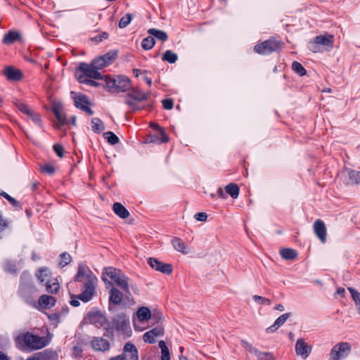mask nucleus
Segmentation results:
<instances>
[{"mask_svg": "<svg viewBox=\"0 0 360 360\" xmlns=\"http://www.w3.org/2000/svg\"><path fill=\"white\" fill-rule=\"evenodd\" d=\"M106 276H108L111 280H112L117 285L120 287L124 291L126 294H130L129 286H131L135 292H137L138 291L135 285L129 283V278L120 269L111 266L106 267L103 269L101 276L102 280L105 284L112 285V283L108 281Z\"/></svg>", "mask_w": 360, "mask_h": 360, "instance_id": "nucleus-1", "label": "nucleus"}, {"mask_svg": "<svg viewBox=\"0 0 360 360\" xmlns=\"http://www.w3.org/2000/svg\"><path fill=\"white\" fill-rule=\"evenodd\" d=\"M15 343L21 350L35 351L47 346L49 341L46 337H40L27 332L17 336Z\"/></svg>", "mask_w": 360, "mask_h": 360, "instance_id": "nucleus-2", "label": "nucleus"}, {"mask_svg": "<svg viewBox=\"0 0 360 360\" xmlns=\"http://www.w3.org/2000/svg\"><path fill=\"white\" fill-rule=\"evenodd\" d=\"M19 292L20 296L28 304H32L34 295L38 292L30 275L24 271L20 275Z\"/></svg>", "mask_w": 360, "mask_h": 360, "instance_id": "nucleus-3", "label": "nucleus"}, {"mask_svg": "<svg viewBox=\"0 0 360 360\" xmlns=\"http://www.w3.org/2000/svg\"><path fill=\"white\" fill-rule=\"evenodd\" d=\"M351 352V346L348 342L336 344L330 350V360H341L345 359Z\"/></svg>", "mask_w": 360, "mask_h": 360, "instance_id": "nucleus-4", "label": "nucleus"}, {"mask_svg": "<svg viewBox=\"0 0 360 360\" xmlns=\"http://www.w3.org/2000/svg\"><path fill=\"white\" fill-rule=\"evenodd\" d=\"M280 47V42L274 39H269L255 46L254 50L259 54H270L276 51Z\"/></svg>", "mask_w": 360, "mask_h": 360, "instance_id": "nucleus-5", "label": "nucleus"}, {"mask_svg": "<svg viewBox=\"0 0 360 360\" xmlns=\"http://www.w3.org/2000/svg\"><path fill=\"white\" fill-rule=\"evenodd\" d=\"M115 328L124 334L129 332V318L125 314L121 313L115 316L112 320Z\"/></svg>", "mask_w": 360, "mask_h": 360, "instance_id": "nucleus-6", "label": "nucleus"}, {"mask_svg": "<svg viewBox=\"0 0 360 360\" xmlns=\"http://www.w3.org/2000/svg\"><path fill=\"white\" fill-rule=\"evenodd\" d=\"M97 283V278H92L90 281H86L84 283V290L78 295V298L84 302L91 300L95 292V287Z\"/></svg>", "mask_w": 360, "mask_h": 360, "instance_id": "nucleus-7", "label": "nucleus"}, {"mask_svg": "<svg viewBox=\"0 0 360 360\" xmlns=\"http://www.w3.org/2000/svg\"><path fill=\"white\" fill-rule=\"evenodd\" d=\"M77 70L82 72L83 75H81L80 76H84L86 78L94 79H100L103 78L101 74L98 72V70L94 68L92 63L89 65L82 63Z\"/></svg>", "mask_w": 360, "mask_h": 360, "instance_id": "nucleus-8", "label": "nucleus"}, {"mask_svg": "<svg viewBox=\"0 0 360 360\" xmlns=\"http://www.w3.org/2000/svg\"><path fill=\"white\" fill-rule=\"evenodd\" d=\"M71 94H75L73 96L74 103L77 108L83 110L90 115L94 114V111L88 106L89 103L88 101V97L86 95L81 94H77L73 91L71 92Z\"/></svg>", "mask_w": 360, "mask_h": 360, "instance_id": "nucleus-9", "label": "nucleus"}, {"mask_svg": "<svg viewBox=\"0 0 360 360\" xmlns=\"http://www.w3.org/2000/svg\"><path fill=\"white\" fill-rule=\"evenodd\" d=\"M148 264L150 266L156 271H160L165 274H170L172 272V265L163 263L156 258L150 257L148 259Z\"/></svg>", "mask_w": 360, "mask_h": 360, "instance_id": "nucleus-10", "label": "nucleus"}, {"mask_svg": "<svg viewBox=\"0 0 360 360\" xmlns=\"http://www.w3.org/2000/svg\"><path fill=\"white\" fill-rule=\"evenodd\" d=\"M342 174L344 178V182L346 184H360V172L347 168L344 169Z\"/></svg>", "mask_w": 360, "mask_h": 360, "instance_id": "nucleus-11", "label": "nucleus"}, {"mask_svg": "<svg viewBox=\"0 0 360 360\" xmlns=\"http://www.w3.org/2000/svg\"><path fill=\"white\" fill-rule=\"evenodd\" d=\"M295 352L299 356H301L304 359H307L311 352V347L305 342L304 339L299 338L295 344Z\"/></svg>", "mask_w": 360, "mask_h": 360, "instance_id": "nucleus-12", "label": "nucleus"}, {"mask_svg": "<svg viewBox=\"0 0 360 360\" xmlns=\"http://www.w3.org/2000/svg\"><path fill=\"white\" fill-rule=\"evenodd\" d=\"M316 43L323 46V51H329L333 47L334 36L333 34H323L315 37Z\"/></svg>", "mask_w": 360, "mask_h": 360, "instance_id": "nucleus-13", "label": "nucleus"}, {"mask_svg": "<svg viewBox=\"0 0 360 360\" xmlns=\"http://www.w3.org/2000/svg\"><path fill=\"white\" fill-rule=\"evenodd\" d=\"M91 277L96 278L87 266L79 264L78 266L77 274L75 277V281L77 282H81L84 278L86 279V281H90Z\"/></svg>", "mask_w": 360, "mask_h": 360, "instance_id": "nucleus-14", "label": "nucleus"}, {"mask_svg": "<svg viewBox=\"0 0 360 360\" xmlns=\"http://www.w3.org/2000/svg\"><path fill=\"white\" fill-rule=\"evenodd\" d=\"M122 354L126 360H139L137 348L131 342H127L124 345Z\"/></svg>", "mask_w": 360, "mask_h": 360, "instance_id": "nucleus-15", "label": "nucleus"}, {"mask_svg": "<svg viewBox=\"0 0 360 360\" xmlns=\"http://www.w3.org/2000/svg\"><path fill=\"white\" fill-rule=\"evenodd\" d=\"M91 345L95 351L99 352L108 351L110 347L109 341L101 337L94 338Z\"/></svg>", "mask_w": 360, "mask_h": 360, "instance_id": "nucleus-16", "label": "nucleus"}, {"mask_svg": "<svg viewBox=\"0 0 360 360\" xmlns=\"http://www.w3.org/2000/svg\"><path fill=\"white\" fill-rule=\"evenodd\" d=\"M164 334V329L162 326H157L150 330L146 332L143 336V339L145 342H148L150 344H152L155 342V338L156 337H160L163 335Z\"/></svg>", "mask_w": 360, "mask_h": 360, "instance_id": "nucleus-17", "label": "nucleus"}, {"mask_svg": "<svg viewBox=\"0 0 360 360\" xmlns=\"http://www.w3.org/2000/svg\"><path fill=\"white\" fill-rule=\"evenodd\" d=\"M314 230L316 236L322 243L326 241V227L324 222L321 219H317L314 224Z\"/></svg>", "mask_w": 360, "mask_h": 360, "instance_id": "nucleus-18", "label": "nucleus"}, {"mask_svg": "<svg viewBox=\"0 0 360 360\" xmlns=\"http://www.w3.org/2000/svg\"><path fill=\"white\" fill-rule=\"evenodd\" d=\"M171 243L173 248L176 251L185 255L189 254L191 252L189 248L181 238L174 237L172 239Z\"/></svg>", "mask_w": 360, "mask_h": 360, "instance_id": "nucleus-19", "label": "nucleus"}, {"mask_svg": "<svg viewBox=\"0 0 360 360\" xmlns=\"http://www.w3.org/2000/svg\"><path fill=\"white\" fill-rule=\"evenodd\" d=\"M131 87L130 80L126 77H118L116 79V89L117 92H124L129 89Z\"/></svg>", "mask_w": 360, "mask_h": 360, "instance_id": "nucleus-20", "label": "nucleus"}, {"mask_svg": "<svg viewBox=\"0 0 360 360\" xmlns=\"http://www.w3.org/2000/svg\"><path fill=\"white\" fill-rule=\"evenodd\" d=\"M4 75L8 79L13 81H19L22 77L21 71L13 67L6 68L4 69Z\"/></svg>", "mask_w": 360, "mask_h": 360, "instance_id": "nucleus-21", "label": "nucleus"}, {"mask_svg": "<svg viewBox=\"0 0 360 360\" xmlns=\"http://www.w3.org/2000/svg\"><path fill=\"white\" fill-rule=\"evenodd\" d=\"M39 304L44 309H50L56 304V299L51 295H41L38 300Z\"/></svg>", "mask_w": 360, "mask_h": 360, "instance_id": "nucleus-22", "label": "nucleus"}, {"mask_svg": "<svg viewBox=\"0 0 360 360\" xmlns=\"http://www.w3.org/2000/svg\"><path fill=\"white\" fill-rule=\"evenodd\" d=\"M291 316L290 313H285L280 316L274 322V324L266 328L269 333L275 332L279 327L283 326L288 319Z\"/></svg>", "mask_w": 360, "mask_h": 360, "instance_id": "nucleus-23", "label": "nucleus"}, {"mask_svg": "<svg viewBox=\"0 0 360 360\" xmlns=\"http://www.w3.org/2000/svg\"><path fill=\"white\" fill-rule=\"evenodd\" d=\"M51 271L47 267H41L36 272V277L41 283H46L50 281Z\"/></svg>", "mask_w": 360, "mask_h": 360, "instance_id": "nucleus-24", "label": "nucleus"}, {"mask_svg": "<svg viewBox=\"0 0 360 360\" xmlns=\"http://www.w3.org/2000/svg\"><path fill=\"white\" fill-rule=\"evenodd\" d=\"M86 319L89 323L93 324L99 323L101 326L105 321V316L100 312L89 313Z\"/></svg>", "mask_w": 360, "mask_h": 360, "instance_id": "nucleus-25", "label": "nucleus"}, {"mask_svg": "<svg viewBox=\"0 0 360 360\" xmlns=\"http://www.w3.org/2000/svg\"><path fill=\"white\" fill-rule=\"evenodd\" d=\"M114 212L122 219L129 217V211L120 202H115L112 205Z\"/></svg>", "mask_w": 360, "mask_h": 360, "instance_id": "nucleus-26", "label": "nucleus"}, {"mask_svg": "<svg viewBox=\"0 0 360 360\" xmlns=\"http://www.w3.org/2000/svg\"><path fill=\"white\" fill-rule=\"evenodd\" d=\"M122 293L117 288H112L110 291L109 301L114 304H119L122 300Z\"/></svg>", "mask_w": 360, "mask_h": 360, "instance_id": "nucleus-27", "label": "nucleus"}, {"mask_svg": "<svg viewBox=\"0 0 360 360\" xmlns=\"http://www.w3.org/2000/svg\"><path fill=\"white\" fill-rule=\"evenodd\" d=\"M52 110H53V112L55 115V116L57 119V121H58V123L56 124V127L58 128H60V126H62L66 123L65 116L63 113L60 106H58V105H55L53 108Z\"/></svg>", "mask_w": 360, "mask_h": 360, "instance_id": "nucleus-28", "label": "nucleus"}, {"mask_svg": "<svg viewBox=\"0 0 360 360\" xmlns=\"http://www.w3.org/2000/svg\"><path fill=\"white\" fill-rule=\"evenodd\" d=\"M281 257L285 260H292L297 258V252L292 248H282L280 250Z\"/></svg>", "mask_w": 360, "mask_h": 360, "instance_id": "nucleus-29", "label": "nucleus"}, {"mask_svg": "<svg viewBox=\"0 0 360 360\" xmlns=\"http://www.w3.org/2000/svg\"><path fill=\"white\" fill-rule=\"evenodd\" d=\"M136 314L140 321H148L151 318V312L146 307H140Z\"/></svg>", "mask_w": 360, "mask_h": 360, "instance_id": "nucleus-30", "label": "nucleus"}, {"mask_svg": "<svg viewBox=\"0 0 360 360\" xmlns=\"http://www.w3.org/2000/svg\"><path fill=\"white\" fill-rule=\"evenodd\" d=\"M148 33L150 34L153 37H154L162 41H165L168 39L167 34L165 32L155 28L149 29L148 30Z\"/></svg>", "mask_w": 360, "mask_h": 360, "instance_id": "nucleus-31", "label": "nucleus"}, {"mask_svg": "<svg viewBox=\"0 0 360 360\" xmlns=\"http://www.w3.org/2000/svg\"><path fill=\"white\" fill-rule=\"evenodd\" d=\"M91 128L94 132L99 134L104 131L105 125L101 120L94 117L91 120Z\"/></svg>", "mask_w": 360, "mask_h": 360, "instance_id": "nucleus-32", "label": "nucleus"}, {"mask_svg": "<svg viewBox=\"0 0 360 360\" xmlns=\"http://www.w3.org/2000/svg\"><path fill=\"white\" fill-rule=\"evenodd\" d=\"M19 38L20 34L18 32L10 31L4 35L3 43L5 44H11Z\"/></svg>", "mask_w": 360, "mask_h": 360, "instance_id": "nucleus-33", "label": "nucleus"}, {"mask_svg": "<svg viewBox=\"0 0 360 360\" xmlns=\"http://www.w3.org/2000/svg\"><path fill=\"white\" fill-rule=\"evenodd\" d=\"M13 104L21 112L25 114L26 115H28L29 113H30V112L32 110L27 104L21 101L20 100H14Z\"/></svg>", "mask_w": 360, "mask_h": 360, "instance_id": "nucleus-34", "label": "nucleus"}, {"mask_svg": "<svg viewBox=\"0 0 360 360\" xmlns=\"http://www.w3.org/2000/svg\"><path fill=\"white\" fill-rule=\"evenodd\" d=\"M45 285H46V291L49 293L56 294L58 292V291L59 290V283L56 279L53 280V282H52V281L50 280V281H47L45 283Z\"/></svg>", "mask_w": 360, "mask_h": 360, "instance_id": "nucleus-35", "label": "nucleus"}, {"mask_svg": "<svg viewBox=\"0 0 360 360\" xmlns=\"http://www.w3.org/2000/svg\"><path fill=\"white\" fill-rule=\"evenodd\" d=\"M129 96H132L134 101L141 102L148 98V94L139 90H133L129 92Z\"/></svg>", "mask_w": 360, "mask_h": 360, "instance_id": "nucleus-36", "label": "nucleus"}, {"mask_svg": "<svg viewBox=\"0 0 360 360\" xmlns=\"http://www.w3.org/2000/svg\"><path fill=\"white\" fill-rule=\"evenodd\" d=\"M225 190L231 198H237L239 194V188L236 184H229L225 187Z\"/></svg>", "mask_w": 360, "mask_h": 360, "instance_id": "nucleus-37", "label": "nucleus"}, {"mask_svg": "<svg viewBox=\"0 0 360 360\" xmlns=\"http://www.w3.org/2000/svg\"><path fill=\"white\" fill-rule=\"evenodd\" d=\"M162 59L163 61H167L169 63H174L178 59V56L174 52L167 50L162 55Z\"/></svg>", "mask_w": 360, "mask_h": 360, "instance_id": "nucleus-38", "label": "nucleus"}, {"mask_svg": "<svg viewBox=\"0 0 360 360\" xmlns=\"http://www.w3.org/2000/svg\"><path fill=\"white\" fill-rule=\"evenodd\" d=\"M101 57L103 59L105 63L107 65L112 64L115 59L117 58V52L115 51H109L105 54L101 56Z\"/></svg>", "mask_w": 360, "mask_h": 360, "instance_id": "nucleus-39", "label": "nucleus"}, {"mask_svg": "<svg viewBox=\"0 0 360 360\" xmlns=\"http://www.w3.org/2000/svg\"><path fill=\"white\" fill-rule=\"evenodd\" d=\"M4 267V270L11 274L15 275L18 273V269L15 264L11 261H6Z\"/></svg>", "mask_w": 360, "mask_h": 360, "instance_id": "nucleus-40", "label": "nucleus"}, {"mask_svg": "<svg viewBox=\"0 0 360 360\" xmlns=\"http://www.w3.org/2000/svg\"><path fill=\"white\" fill-rule=\"evenodd\" d=\"M155 43L154 38L150 35L143 39L141 46L143 49L150 50L154 46Z\"/></svg>", "mask_w": 360, "mask_h": 360, "instance_id": "nucleus-41", "label": "nucleus"}, {"mask_svg": "<svg viewBox=\"0 0 360 360\" xmlns=\"http://www.w3.org/2000/svg\"><path fill=\"white\" fill-rule=\"evenodd\" d=\"M348 290L349 291L357 307L358 311L360 313V292L353 288H348Z\"/></svg>", "mask_w": 360, "mask_h": 360, "instance_id": "nucleus-42", "label": "nucleus"}, {"mask_svg": "<svg viewBox=\"0 0 360 360\" xmlns=\"http://www.w3.org/2000/svg\"><path fill=\"white\" fill-rule=\"evenodd\" d=\"M292 68L300 76H304L307 73L304 68L299 62L294 61L292 64Z\"/></svg>", "mask_w": 360, "mask_h": 360, "instance_id": "nucleus-43", "label": "nucleus"}, {"mask_svg": "<svg viewBox=\"0 0 360 360\" xmlns=\"http://www.w3.org/2000/svg\"><path fill=\"white\" fill-rule=\"evenodd\" d=\"M103 136L111 145H115L119 142V138L112 131H107L104 133Z\"/></svg>", "mask_w": 360, "mask_h": 360, "instance_id": "nucleus-44", "label": "nucleus"}, {"mask_svg": "<svg viewBox=\"0 0 360 360\" xmlns=\"http://www.w3.org/2000/svg\"><path fill=\"white\" fill-rule=\"evenodd\" d=\"M71 260H72V257H71L70 255H69L68 253L64 252L60 255V261H59L58 265L63 268V267L65 266L66 265H68L69 263H70Z\"/></svg>", "mask_w": 360, "mask_h": 360, "instance_id": "nucleus-45", "label": "nucleus"}, {"mask_svg": "<svg viewBox=\"0 0 360 360\" xmlns=\"http://www.w3.org/2000/svg\"><path fill=\"white\" fill-rule=\"evenodd\" d=\"M160 135L161 140H159L158 137L153 136L151 139L150 142H155V143H167L169 141V137L162 129H160Z\"/></svg>", "mask_w": 360, "mask_h": 360, "instance_id": "nucleus-46", "label": "nucleus"}, {"mask_svg": "<svg viewBox=\"0 0 360 360\" xmlns=\"http://www.w3.org/2000/svg\"><path fill=\"white\" fill-rule=\"evenodd\" d=\"M132 15L130 13H127L122 16L119 22L120 28L126 27L131 21Z\"/></svg>", "mask_w": 360, "mask_h": 360, "instance_id": "nucleus-47", "label": "nucleus"}, {"mask_svg": "<svg viewBox=\"0 0 360 360\" xmlns=\"http://www.w3.org/2000/svg\"><path fill=\"white\" fill-rule=\"evenodd\" d=\"M27 116L31 118L35 124L38 125L39 127H42V122L39 114L37 113L34 110H32Z\"/></svg>", "mask_w": 360, "mask_h": 360, "instance_id": "nucleus-48", "label": "nucleus"}, {"mask_svg": "<svg viewBox=\"0 0 360 360\" xmlns=\"http://www.w3.org/2000/svg\"><path fill=\"white\" fill-rule=\"evenodd\" d=\"M91 63H92L93 67L95 68H97L98 70H101V69L108 66L105 63L103 59L101 56L94 59L92 60Z\"/></svg>", "mask_w": 360, "mask_h": 360, "instance_id": "nucleus-49", "label": "nucleus"}, {"mask_svg": "<svg viewBox=\"0 0 360 360\" xmlns=\"http://www.w3.org/2000/svg\"><path fill=\"white\" fill-rule=\"evenodd\" d=\"M78 81L82 84H85L91 86H98V83L91 79L86 78L84 76H77Z\"/></svg>", "mask_w": 360, "mask_h": 360, "instance_id": "nucleus-50", "label": "nucleus"}, {"mask_svg": "<svg viewBox=\"0 0 360 360\" xmlns=\"http://www.w3.org/2000/svg\"><path fill=\"white\" fill-rule=\"evenodd\" d=\"M125 103L133 110H139L136 105L137 101H134L133 97L129 96V92L126 96Z\"/></svg>", "mask_w": 360, "mask_h": 360, "instance_id": "nucleus-51", "label": "nucleus"}, {"mask_svg": "<svg viewBox=\"0 0 360 360\" xmlns=\"http://www.w3.org/2000/svg\"><path fill=\"white\" fill-rule=\"evenodd\" d=\"M308 49L314 52V53H319L321 52L323 50L320 47L318 43H316V39L314 38L313 41H311L308 44Z\"/></svg>", "mask_w": 360, "mask_h": 360, "instance_id": "nucleus-52", "label": "nucleus"}, {"mask_svg": "<svg viewBox=\"0 0 360 360\" xmlns=\"http://www.w3.org/2000/svg\"><path fill=\"white\" fill-rule=\"evenodd\" d=\"M105 85L110 91H115L116 89V79H111L109 77H105Z\"/></svg>", "mask_w": 360, "mask_h": 360, "instance_id": "nucleus-53", "label": "nucleus"}, {"mask_svg": "<svg viewBox=\"0 0 360 360\" xmlns=\"http://www.w3.org/2000/svg\"><path fill=\"white\" fill-rule=\"evenodd\" d=\"M252 299L257 303L263 305H270L271 302L270 300L265 298L264 297H261L259 295H254Z\"/></svg>", "mask_w": 360, "mask_h": 360, "instance_id": "nucleus-54", "label": "nucleus"}, {"mask_svg": "<svg viewBox=\"0 0 360 360\" xmlns=\"http://www.w3.org/2000/svg\"><path fill=\"white\" fill-rule=\"evenodd\" d=\"M41 171L48 174H53L55 172L56 169L51 165H45L41 167Z\"/></svg>", "mask_w": 360, "mask_h": 360, "instance_id": "nucleus-55", "label": "nucleus"}, {"mask_svg": "<svg viewBox=\"0 0 360 360\" xmlns=\"http://www.w3.org/2000/svg\"><path fill=\"white\" fill-rule=\"evenodd\" d=\"M162 106L165 110H172L174 106V101L171 98L164 99L162 101Z\"/></svg>", "mask_w": 360, "mask_h": 360, "instance_id": "nucleus-56", "label": "nucleus"}, {"mask_svg": "<svg viewBox=\"0 0 360 360\" xmlns=\"http://www.w3.org/2000/svg\"><path fill=\"white\" fill-rule=\"evenodd\" d=\"M1 195H3L6 199H7L9 201V202L11 205H13V206H15V207H18L19 206V202L15 198H13L11 195H9L6 192H3L1 193Z\"/></svg>", "mask_w": 360, "mask_h": 360, "instance_id": "nucleus-57", "label": "nucleus"}, {"mask_svg": "<svg viewBox=\"0 0 360 360\" xmlns=\"http://www.w3.org/2000/svg\"><path fill=\"white\" fill-rule=\"evenodd\" d=\"M257 358L259 360H270L273 358V356L269 352H260L257 355Z\"/></svg>", "mask_w": 360, "mask_h": 360, "instance_id": "nucleus-58", "label": "nucleus"}, {"mask_svg": "<svg viewBox=\"0 0 360 360\" xmlns=\"http://www.w3.org/2000/svg\"><path fill=\"white\" fill-rule=\"evenodd\" d=\"M53 150L55 153L57 154V155L60 158L63 157V147L60 144H55L53 146Z\"/></svg>", "mask_w": 360, "mask_h": 360, "instance_id": "nucleus-59", "label": "nucleus"}, {"mask_svg": "<svg viewBox=\"0 0 360 360\" xmlns=\"http://www.w3.org/2000/svg\"><path fill=\"white\" fill-rule=\"evenodd\" d=\"M194 217L199 221H205L207 218V215L205 212H198L195 214Z\"/></svg>", "mask_w": 360, "mask_h": 360, "instance_id": "nucleus-60", "label": "nucleus"}, {"mask_svg": "<svg viewBox=\"0 0 360 360\" xmlns=\"http://www.w3.org/2000/svg\"><path fill=\"white\" fill-rule=\"evenodd\" d=\"M152 319H154L156 323H158L160 321H161L163 319L162 317V314L160 313V312H153V314H151V318Z\"/></svg>", "mask_w": 360, "mask_h": 360, "instance_id": "nucleus-61", "label": "nucleus"}, {"mask_svg": "<svg viewBox=\"0 0 360 360\" xmlns=\"http://www.w3.org/2000/svg\"><path fill=\"white\" fill-rule=\"evenodd\" d=\"M161 359L162 360H169L170 354L169 349L161 350Z\"/></svg>", "mask_w": 360, "mask_h": 360, "instance_id": "nucleus-62", "label": "nucleus"}, {"mask_svg": "<svg viewBox=\"0 0 360 360\" xmlns=\"http://www.w3.org/2000/svg\"><path fill=\"white\" fill-rule=\"evenodd\" d=\"M7 227V223L5 219L0 217V232L3 231Z\"/></svg>", "mask_w": 360, "mask_h": 360, "instance_id": "nucleus-63", "label": "nucleus"}, {"mask_svg": "<svg viewBox=\"0 0 360 360\" xmlns=\"http://www.w3.org/2000/svg\"><path fill=\"white\" fill-rule=\"evenodd\" d=\"M242 345L250 352V349L252 347V345L246 340H242Z\"/></svg>", "mask_w": 360, "mask_h": 360, "instance_id": "nucleus-64", "label": "nucleus"}]
</instances>
